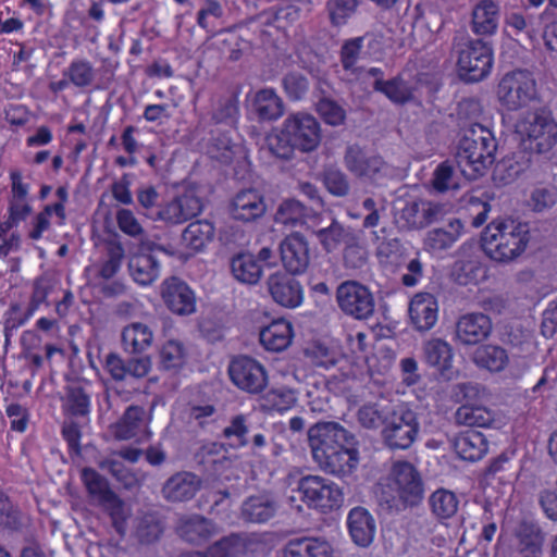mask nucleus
I'll use <instances>...</instances> for the list:
<instances>
[{
  "mask_svg": "<svg viewBox=\"0 0 557 557\" xmlns=\"http://www.w3.org/2000/svg\"><path fill=\"white\" fill-rule=\"evenodd\" d=\"M267 210L263 195L256 188L239 190L231 200L230 212L234 220L253 222Z\"/></svg>",
  "mask_w": 557,
  "mask_h": 557,
  "instance_id": "f3484780",
  "label": "nucleus"
},
{
  "mask_svg": "<svg viewBox=\"0 0 557 557\" xmlns=\"http://www.w3.org/2000/svg\"><path fill=\"white\" fill-rule=\"evenodd\" d=\"M344 160L347 169L358 177L374 180L385 168L381 156L368 153L358 145L347 147Z\"/></svg>",
  "mask_w": 557,
  "mask_h": 557,
  "instance_id": "6ab92c4d",
  "label": "nucleus"
},
{
  "mask_svg": "<svg viewBox=\"0 0 557 557\" xmlns=\"http://www.w3.org/2000/svg\"><path fill=\"white\" fill-rule=\"evenodd\" d=\"M295 275L287 271H276L267 280L272 299L282 307L294 309L304 301V287Z\"/></svg>",
  "mask_w": 557,
  "mask_h": 557,
  "instance_id": "4468645a",
  "label": "nucleus"
},
{
  "mask_svg": "<svg viewBox=\"0 0 557 557\" xmlns=\"http://www.w3.org/2000/svg\"><path fill=\"white\" fill-rule=\"evenodd\" d=\"M101 470H106L111 473L117 482H120L126 490H134L139 487L146 475L143 472H134L126 468L124 463L114 457H108L98 462Z\"/></svg>",
  "mask_w": 557,
  "mask_h": 557,
  "instance_id": "a19ab883",
  "label": "nucleus"
},
{
  "mask_svg": "<svg viewBox=\"0 0 557 557\" xmlns=\"http://www.w3.org/2000/svg\"><path fill=\"white\" fill-rule=\"evenodd\" d=\"M201 479L193 472L182 471L171 475L161 488L162 497L170 503L187 502L200 490Z\"/></svg>",
  "mask_w": 557,
  "mask_h": 557,
  "instance_id": "412c9836",
  "label": "nucleus"
},
{
  "mask_svg": "<svg viewBox=\"0 0 557 557\" xmlns=\"http://www.w3.org/2000/svg\"><path fill=\"white\" fill-rule=\"evenodd\" d=\"M183 240L190 249L202 250L209 242V222L207 220L191 222L183 232Z\"/></svg>",
  "mask_w": 557,
  "mask_h": 557,
  "instance_id": "4d7b16f0",
  "label": "nucleus"
},
{
  "mask_svg": "<svg viewBox=\"0 0 557 557\" xmlns=\"http://www.w3.org/2000/svg\"><path fill=\"white\" fill-rule=\"evenodd\" d=\"M336 300L339 309L356 320L369 319L375 308L371 290L357 281H345L336 289Z\"/></svg>",
  "mask_w": 557,
  "mask_h": 557,
  "instance_id": "9b49d317",
  "label": "nucleus"
},
{
  "mask_svg": "<svg viewBox=\"0 0 557 557\" xmlns=\"http://www.w3.org/2000/svg\"><path fill=\"white\" fill-rule=\"evenodd\" d=\"M454 447L461 459L478 461L487 454L488 440L482 432L468 429L457 435Z\"/></svg>",
  "mask_w": 557,
  "mask_h": 557,
  "instance_id": "bb28decb",
  "label": "nucleus"
},
{
  "mask_svg": "<svg viewBox=\"0 0 557 557\" xmlns=\"http://www.w3.org/2000/svg\"><path fill=\"white\" fill-rule=\"evenodd\" d=\"M108 259L103 262L100 268L99 275L109 280L113 277L120 270L122 260L124 258V248L121 243L111 242L107 249Z\"/></svg>",
  "mask_w": 557,
  "mask_h": 557,
  "instance_id": "e2e57ef3",
  "label": "nucleus"
},
{
  "mask_svg": "<svg viewBox=\"0 0 557 557\" xmlns=\"http://www.w3.org/2000/svg\"><path fill=\"white\" fill-rule=\"evenodd\" d=\"M472 361L480 369L491 373H499L509 364V355L499 345L483 343L474 350Z\"/></svg>",
  "mask_w": 557,
  "mask_h": 557,
  "instance_id": "2f4dec72",
  "label": "nucleus"
},
{
  "mask_svg": "<svg viewBox=\"0 0 557 557\" xmlns=\"http://www.w3.org/2000/svg\"><path fill=\"white\" fill-rule=\"evenodd\" d=\"M465 232V225L459 219L450 220L447 225L428 232L424 247L433 253L442 252L454 246Z\"/></svg>",
  "mask_w": 557,
  "mask_h": 557,
  "instance_id": "cd10ccee",
  "label": "nucleus"
},
{
  "mask_svg": "<svg viewBox=\"0 0 557 557\" xmlns=\"http://www.w3.org/2000/svg\"><path fill=\"white\" fill-rule=\"evenodd\" d=\"M496 149L493 133L482 124H472L459 141L457 164L466 177L476 180L494 163Z\"/></svg>",
  "mask_w": 557,
  "mask_h": 557,
  "instance_id": "20e7f679",
  "label": "nucleus"
},
{
  "mask_svg": "<svg viewBox=\"0 0 557 557\" xmlns=\"http://www.w3.org/2000/svg\"><path fill=\"white\" fill-rule=\"evenodd\" d=\"M177 531L186 542L198 545L208 540L209 523L202 516L190 515L181 519Z\"/></svg>",
  "mask_w": 557,
  "mask_h": 557,
  "instance_id": "c03bdc74",
  "label": "nucleus"
},
{
  "mask_svg": "<svg viewBox=\"0 0 557 557\" xmlns=\"http://www.w3.org/2000/svg\"><path fill=\"white\" fill-rule=\"evenodd\" d=\"M128 271L133 280L140 285H149L159 276V267L150 255H135L129 258Z\"/></svg>",
  "mask_w": 557,
  "mask_h": 557,
  "instance_id": "79ce46f5",
  "label": "nucleus"
},
{
  "mask_svg": "<svg viewBox=\"0 0 557 557\" xmlns=\"http://www.w3.org/2000/svg\"><path fill=\"white\" fill-rule=\"evenodd\" d=\"M531 239L530 226L512 218L492 220L481 233V248L491 260L509 263L518 259Z\"/></svg>",
  "mask_w": 557,
  "mask_h": 557,
  "instance_id": "7ed1b4c3",
  "label": "nucleus"
},
{
  "mask_svg": "<svg viewBox=\"0 0 557 557\" xmlns=\"http://www.w3.org/2000/svg\"><path fill=\"white\" fill-rule=\"evenodd\" d=\"M147 426L146 411L140 406H129L112 426L113 436L120 441L137 436Z\"/></svg>",
  "mask_w": 557,
  "mask_h": 557,
  "instance_id": "72a5a7b5",
  "label": "nucleus"
},
{
  "mask_svg": "<svg viewBox=\"0 0 557 557\" xmlns=\"http://www.w3.org/2000/svg\"><path fill=\"white\" fill-rule=\"evenodd\" d=\"M505 24L516 36L524 34L530 41L537 37L539 29L532 16L527 17L522 13L511 12L506 15Z\"/></svg>",
  "mask_w": 557,
  "mask_h": 557,
  "instance_id": "bf43d9fd",
  "label": "nucleus"
},
{
  "mask_svg": "<svg viewBox=\"0 0 557 557\" xmlns=\"http://www.w3.org/2000/svg\"><path fill=\"white\" fill-rule=\"evenodd\" d=\"M281 260L285 271L302 274L310 264L309 243L299 233L287 235L280 245Z\"/></svg>",
  "mask_w": 557,
  "mask_h": 557,
  "instance_id": "2eb2a0df",
  "label": "nucleus"
},
{
  "mask_svg": "<svg viewBox=\"0 0 557 557\" xmlns=\"http://www.w3.org/2000/svg\"><path fill=\"white\" fill-rule=\"evenodd\" d=\"M163 532L159 518L153 513H145L137 519L135 535L143 544L158 541Z\"/></svg>",
  "mask_w": 557,
  "mask_h": 557,
  "instance_id": "603ef678",
  "label": "nucleus"
},
{
  "mask_svg": "<svg viewBox=\"0 0 557 557\" xmlns=\"http://www.w3.org/2000/svg\"><path fill=\"white\" fill-rule=\"evenodd\" d=\"M306 356L313 367L324 370L337 368L342 371V375L348 377L349 372H344L345 364L348 363L346 357L337 349L331 348L320 342H313L306 350Z\"/></svg>",
  "mask_w": 557,
  "mask_h": 557,
  "instance_id": "7c9ffc66",
  "label": "nucleus"
},
{
  "mask_svg": "<svg viewBox=\"0 0 557 557\" xmlns=\"http://www.w3.org/2000/svg\"><path fill=\"white\" fill-rule=\"evenodd\" d=\"M454 352L451 346L441 338L429 341L424 346V359L428 366L436 369L444 379L453 374Z\"/></svg>",
  "mask_w": 557,
  "mask_h": 557,
  "instance_id": "c756f323",
  "label": "nucleus"
},
{
  "mask_svg": "<svg viewBox=\"0 0 557 557\" xmlns=\"http://www.w3.org/2000/svg\"><path fill=\"white\" fill-rule=\"evenodd\" d=\"M315 111L322 121L331 126H339L346 120L345 109L335 100L330 98H321L315 104Z\"/></svg>",
  "mask_w": 557,
  "mask_h": 557,
  "instance_id": "13d9d810",
  "label": "nucleus"
},
{
  "mask_svg": "<svg viewBox=\"0 0 557 557\" xmlns=\"http://www.w3.org/2000/svg\"><path fill=\"white\" fill-rule=\"evenodd\" d=\"M441 213V206L429 200L418 199L406 203L400 211V220L409 230H421L433 223Z\"/></svg>",
  "mask_w": 557,
  "mask_h": 557,
  "instance_id": "5701e85b",
  "label": "nucleus"
},
{
  "mask_svg": "<svg viewBox=\"0 0 557 557\" xmlns=\"http://www.w3.org/2000/svg\"><path fill=\"white\" fill-rule=\"evenodd\" d=\"M293 389L285 386L271 388L262 396V408L269 412H284L296 404Z\"/></svg>",
  "mask_w": 557,
  "mask_h": 557,
  "instance_id": "de8ad7c7",
  "label": "nucleus"
},
{
  "mask_svg": "<svg viewBox=\"0 0 557 557\" xmlns=\"http://www.w3.org/2000/svg\"><path fill=\"white\" fill-rule=\"evenodd\" d=\"M239 119V94L227 91L222 95L211 110V121L230 128L237 125Z\"/></svg>",
  "mask_w": 557,
  "mask_h": 557,
  "instance_id": "4c0bfd02",
  "label": "nucleus"
},
{
  "mask_svg": "<svg viewBox=\"0 0 557 557\" xmlns=\"http://www.w3.org/2000/svg\"><path fill=\"white\" fill-rule=\"evenodd\" d=\"M307 207L295 199L284 200L277 208L274 220L277 224L296 227L306 223Z\"/></svg>",
  "mask_w": 557,
  "mask_h": 557,
  "instance_id": "a18cd8bd",
  "label": "nucleus"
},
{
  "mask_svg": "<svg viewBox=\"0 0 557 557\" xmlns=\"http://www.w3.org/2000/svg\"><path fill=\"white\" fill-rule=\"evenodd\" d=\"M408 312L417 331H430L438 320L437 298L430 293H418L411 298Z\"/></svg>",
  "mask_w": 557,
  "mask_h": 557,
  "instance_id": "aec40b11",
  "label": "nucleus"
},
{
  "mask_svg": "<svg viewBox=\"0 0 557 557\" xmlns=\"http://www.w3.org/2000/svg\"><path fill=\"white\" fill-rule=\"evenodd\" d=\"M103 510L110 516L112 525L115 531L124 536L126 533L127 520L131 517V508L125 505V503L114 494L108 502H104L100 505Z\"/></svg>",
  "mask_w": 557,
  "mask_h": 557,
  "instance_id": "8fccbe9b",
  "label": "nucleus"
},
{
  "mask_svg": "<svg viewBox=\"0 0 557 557\" xmlns=\"http://www.w3.org/2000/svg\"><path fill=\"white\" fill-rule=\"evenodd\" d=\"M35 312H30V309L24 311L22 306L17 302H12L9 309L4 313V336L5 342H10V337L12 333L16 331L20 326H22Z\"/></svg>",
  "mask_w": 557,
  "mask_h": 557,
  "instance_id": "052dcab7",
  "label": "nucleus"
},
{
  "mask_svg": "<svg viewBox=\"0 0 557 557\" xmlns=\"http://www.w3.org/2000/svg\"><path fill=\"white\" fill-rule=\"evenodd\" d=\"M248 545L246 536L232 533L211 544V557H243L248 550Z\"/></svg>",
  "mask_w": 557,
  "mask_h": 557,
  "instance_id": "49530a36",
  "label": "nucleus"
},
{
  "mask_svg": "<svg viewBox=\"0 0 557 557\" xmlns=\"http://www.w3.org/2000/svg\"><path fill=\"white\" fill-rule=\"evenodd\" d=\"M66 407L74 416H87L90 408L89 395L82 386H70L66 395Z\"/></svg>",
  "mask_w": 557,
  "mask_h": 557,
  "instance_id": "69168bd1",
  "label": "nucleus"
},
{
  "mask_svg": "<svg viewBox=\"0 0 557 557\" xmlns=\"http://www.w3.org/2000/svg\"><path fill=\"white\" fill-rule=\"evenodd\" d=\"M277 511V503L270 494L251 495L247 497L240 507L243 520L251 523H265Z\"/></svg>",
  "mask_w": 557,
  "mask_h": 557,
  "instance_id": "a878e982",
  "label": "nucleus"
},
{
  "mask_svg": "<svg viewBox=\"0 0 557 557\" xmlns=\"http://www.w3.org/2000/svg\"><path fill=\"white\" fill-rule=\"evenodd\" d=\"M499 7L493 0H480L472 10V32L476 35H493L498 26Z\"/></svg>",
  "mask_w": 557,
  "mask_h": 557,
  "instance_id": "c9c22d12",
  "label": "nucleus"
},
{
  "mask_svg": "<svg viewBox=\"0 0 557 557\" xmlns=\"http://www.w3.org/2000/svg\"><path fill=\"white\" fill-rule=\"evenodd\" d=\"M457 496L447 490H437L430 497L433 513L440 519L451 518L458 509Z\"/></svg>",
  "mask_w": 557,
  "mask_h": 557,
  "instance_id": "3c124183",
  "label": "nucleus"
},
{
  "mask_svg": "<svg viewBox=\"0 0 557 557\" xmlns=\"http://www.w3.org/2000/svg\"><path fill=\"white\" fill-rule=\"evenodd\" d=\"M376 497L380 505L389 511L419 505L424 497L420 472L407 460L394 461L387 476L377 484Z\"/></svg>",
  "mask_w": 557,
  "mask_h": 557,
  "instance_id": "f03ea898",
  "label": "nucleus"
},
{
  "mask_svg": "<svg viewBox=\"0 0 557 557\" xmlns=\"http://www.w3.org/2000/svg\"><path fill=\"white\" fill-rule=\"evenodd\" d=\"M497 98L509 111H517L536 98V83L527 70L506 73L497 85Z\"/></svg>",
  "mask_w": 557,
  "mask_h": 557,
  "instance_id": "0eeeda50",
  "label": "nucleus"
},
{
  "mask_svg": "<svg viewBox=\"0 0 557 557\" xmlns=\"http://www.w3.org/2000/svg\"><path fill=\"white\" fill-rule=\"evenodd\" d=\"M493 322L482 312L461 314L456 322L455 338L461 346L482 345L492 334Z\"/></svg>",
  "mask_w": 557,
  "mask_h": 557,
  "instance_id": "ddd939ff",
  "label": "nucleus"
},
{
  "mask_svg": "<svg viewBox=\"0 0 557 557\" xmlns=\"http://www.w3.org/2000/svg\"><path fill=\"white\" fill-rule=\"evenodd\" d=\"M294 338L290 321L278 318L263 326L259 333L261 345L269 351L280 352L289 347Z\"/></svg>",
  "mask_w": 557,
  "mask_h": 557,
  "instance_id": "b1692460",
  "label": "nucleus"
},
{
  "mask_svg": "<svg viewBox=\"0 0 557 557\" xmlns=\"http://www.w3.org/2000/svg\"><path fill=\"white\" fill-rule=\"evenodd\" d=\"M231 270L234 277L245 284H257L263 273V267L250 252L238 253L231 261Z\"/></svg>",
  "mask_w": 557,
  "mask_h": 557,
  "instance_id": "58836bf2",
  "label": "nucleus"
},
{
  "mask_svg": "<svg viewBox=\"0 0 557 557\" xmlns=\"http://www.w3.org/2000/svg\"><path fill=\"white\" fill-rule=\"evenodd\" d=\"M313 460L326 473L344 478L359 465V450L352 433L337 422H320L308 431Z\"/></svg>",
  "mask_w": 557,
  "mask_h": 557,
  "instance_id": "f257e3e1",
  "label": "nucleus"
},
{
  "mask_svg": "<svg viewBox=\"0 0 557 557\" xmlns=\"http://www.w3.org/2000/svg\"><path fill=\"white\" fill-rule=\"evenodd\" d=\"M81 478L88 495L99 506L108 502L115 494L111 490L108 480L92 468H84L81 472Z\"/></svg>",
  "mask_w": 557,
  "mask_h": 557,
  "instance_id": "37998d69",
  "label": "nucleus"
},
{
  "mask_svg": "<svg viewBox=\"0 0 557 557\" xmlns=\"http://www.w3.org/2000/svg\"><path fill=\"white\" fill-rule=\"evenodd\" d=\"M161 296L173 313L189 315L196 311V296L191 288L178 277H170L162 284Z\"/></svg>",
  "mask_w": 557,
  "mask_h": 557,
  "instance_id": "dca6fc26",
  "label": "nucleus"
},
{
  "mask_svg": "<svg viewBox=\"0 0 557 557\" xmlns=\"http://www.w3.org/2000/svg\"><path fill=\"white\" fill-rule=\"evenodd\" d=\"M202 208L200 198L188 190L162 206L158 219L170 224H181L196 216Z\"/></svg>",
  "mask_w": 557,
  "mask_h": 557,
  "instance_id": "a211bd4d",
  "label": "nucleus"
},
{
  "mask_svg": "<svg viewBox=\"0 0 557 557\" xmlns=\"http://www.w3.org/2000/svg\"><path fill=\"white\" fill-rule=\"evenodd\" d=\"M515 537L520 557H541L544 536L536 524L522 521L516 530Z\"/></svg>",
  "mask_w": 557,
  "mask_h": 557,
  "instance_id": "f704fd0d",
  "label": "nucleus"
},
{
  "mask_svg": "<svg viewBox=\"0 0 557 557\" xmlns=\"http://www.w3.org/2000/svg\"><path fill=\"white\" fill-rule=\"evenodd\" d=\"M231 382L242 392L257 395L262 393L269 383L265 367L257 359L238 355L232 358L227 368Z\"/></svg>",
  "mask_w": 557,
  "mask_h": 557,
  "instance_id": "9d476101",
  "label": "nucleus"
},
{
  "mask_svg": "<svg viewBox=\"0 0 557 557\" xmlns=\"http://www.w3.org/2000/svg\"><path fill=\"white\" fill-rule=\"evenodd\" d=\"M185 352L181 343L166 342L160 351V364L164 370L177 369L184 363Z\"/></svg>",
  "mask_w": 557,
  "mask_h": 557,
  "instance_id": "338daca9",
  "label": "nucleus"
},
{
  "mask_svg": "<svg viewBox=\"0 0 557 557\" xmlns=\"http://www.w3.org/2000/svg\"><path fill=\"white\" fill-rule=\"evenodd\" d=\"M373 90L384 95L392 103L404 106L414 99L416 87L398 74L387 81H374Z\"/></svg>",
  "mask_w": 557,
  "mask_h": 557,
  "instance_id": "473e14b6",
  "label": "nucleus"
},
{
  "mask_svg": "<svg viewBox=\"0 0 557 557\" xmlns=\"http://www.w3.org/2000/svg\"><path fill=\"white\" fill-rule=\"evenodd\" d=\"M493 64V48L481 39L468 41L459 51L457 66L466 82L483 81L491 73Z\"/></svg>",
  "mask_w": 557,
  "mask_h": 557,
  "instance_id": "1a4fd4ad",
  "label": "nucleus"
},
{
  "mask_svg": "<svg viewBox=\"0 0 557 557\" xmlns=\"http://www.w3.org/2000/svg\"><path fill=\"white\" fill-rule=\"evenodd\" d=\"M267 144L273 156L284 160L290 159L297 149L292 137L285 132L284 123L276 133L268 135Z\"/></svg>",
  "mask_w": 557,
  "mask_h": 557,
  "instance_id": "6e6d98bb",
  "label": "nucleus"
},
{
  "mask_svg": "<svg viewBox=\"0 0 557 557\" xmlns=\"http://www.w3.org/2000/svg\"><path fill=\"white\" fill-rule=\"evenodd\" d=\"M457 419L460 423L475 428H490L494 422V413L483 406H469L463 405L457 410Z\"/></svg>",
  "mask_w": 557,
  "mask_h": 557,
  "instance_id": "09e8293b",
  "label": "nucleus"
},
{
  "mask_svg": "<svg viewBox=\"0 0 557 557\" xmlns=\"http://www.w3.org/2000/svg\"><path fill=\"white\" fill-rule=\"evenodd\" d=\"M363 40L364 38L360 36L344 41L339 51V60L346 72H350L351 74L359 73L357 62L363 48Z\"/></svg>",
  "mask_w": 557,
  "mask_h": 557,
  "instance_id": "5fc2aeb1",
  "label": "nucleus"
},
{
  "mask_svg": "<svg viewBox=\"0 0 557 557\" xmlns=\"http://www.w3.org/2000/svg\"><path fill=\"white\" fill-rule=\"evenodd\" d=\"M332 544L318 536H301L288 540L283 548V557H333Z\"/></svg>",
  "mask_w": 557,
  "mask_h": 557,
  "instance_id": "393cba45",
  "label": "nucleus"
},
{
  "mask_svg": "<svg viewBox=\"0 0 557 557\" xmlns=\"http://www.w3.org/2000/svg\"><path fill=\"white\" fill-rule=\"evenodd\" d=\"M420 431L417 413L409 408L393 410L383 423L382 438L393 449H408L414 443Z\"/></svg>",
  "mask_w": 557,
  "mask_h": 557,
  "instance_id": "6e6552de",
  "label": "nucleus"
},
{
  "mask_svg": "<svg viewBox=\"0 0 557 557\" xmlns=\"http://www.w3.org/2000/svg\"><path fill=\"white\" fill-rule=\"evenodd\" d=\"M64 76L69 77L70 82L77 87H85L91 84L95 77V72L88 61H74L65 71Z\"/></svg>",
  "mask_w": 557,
  "mask_h": 557,
  "instance_id": "774afa93",
  "label": "nucleus"
},
{
  "mask_svg": "<svg viewBox=\"0 0 557 557\" xmlns=\"http://www.w3.org/2000/svg\"><path fill=\"white\" fill-rule=\"evenodd\" d=\"M516 133L530 153L547 152L557 143V123L552 112L543 108L524 113L516 124Z\"/></svg>",
  "mask_w": 557,
  "mask_h": 557,
  "instance_id": "39448f33",
  "label": "nucleus"
},
{
  "mask_svg": "<svg viewBox=\"0 0 557 557\" xmlns=\"http://www.w3.org/2000/svg\"><path fill=\"white\" fill-rule=\"evenodd\" d=\"M297 492L304 504L321 513H330L342 507L344 493L330 479L321 475H304L297 483Z\"/></svg>",
  "mask_w": 557,
  "mask_h": 557,
  "instance_id": "423d86ee",
  "label": "nucleus"
},
{
  "mask_svg": "<svg viewBox=\"0 0 557 557\" xmlns=\"http://www.w3.org/2000/svg\"><path fill=\"white\" fill-rule=\"evenodd\" d=\"M248 41L244 40L237 33V26L211 32V48H216L220 53L228 60L237 61L243 51L248 47Z\"/></svg>",
  "mask_w": 557,
  "mask_h": 557,
  "instance_id": "e433bc0d",
  "label": "nucleus"
},
{
  "mask_svg": "<svg viewBox=\"0 0 557 557\" xmlns=\"http://www.w3.org/2000/svg\"><path fill=\"white\" fill-rule=\"evenodd\" d=\"M347 529L352 542L360 547H369L375 536L376 523L370 511L354 507L347 516Z\"/></svg>",
  "mask_w": 557,
  "mask_h": 557,
  "instance_id": "4be33fe9",
  "label": "nucleus"
},
{
  "mask_svg": "<svg viewBox=\"0 0 557 557\" xmlns=\"http://www.w3.org/2000/svg\"><path fill=\"white\" fill-rule=\"evenodd\" d=\"M248 428L243 414L235 416L228 426L223 430V436L228 445L234 448L244 447L247 444Z\"/></svg>",
  "mask_w": 557,
  "mask_h": 557,
  "instance_id": "0e129e2a",
  "label": "nucleus"
},
{
  "mask_svg": "<svg viewBox=\"0 0 557 557\" xmlns=\"http://www.w3.org/2000/svg\"><path fill=\"white\" fill-rule=\"evenodd\" d=\"M122 345L125 351L139 354L150 347L152 332L144 323H132L122 331Z\"/></svg>",
  "mask_w": 557,
  "mask_h": 557,
  "instance_id": "ea45409f",
  "label": "nucleus"
},
{
  "mask_svg": "<svg viewBox=\"0 0 557 557\" xmlns=\"http://www.w3.org/2000/svg\"><path fill=\"white\" fill-rule=\"evenodd\" d=\"M251 108L260 122L277 121L284 114L283 100L273 88L258 90L253 96Z\"/></svg>",
  "mask_w": 557,
  "mask_h": 557,
  "instance_id": "c85d7f7f",
  "label": "nucleus"
},
{
  "mask_svg": "<svg viewBox=\"0 0 557 557\" xmlns=\"http://www.w3.org/2000/svg\"><path fill=\"white\" fill-rule=\"evenodd\" d=\"M284 91L290 101L304 99L309 90L308 78L300 73H288L282 81Z\"/></svg>",
  "mask_w": 557,
  "mask_h": 557,
  "instance_id": "680f3d73",
  "label": "nucleus"
},
{
  "mask_svg": "<svg viewBox=\"0 0 557 557\" xmlns=\"http://www.w3.org/2000/svg\"><path fill=\"white\" fill-rule=\"evenodd\" d=\"M315 234L327 252L337 250L342 245L347 244L348 239H352V236L337 222H332L330 226L319 230Z\"/></svg>",
  "mask_w": 557,
  "mask_h": 557,
  "instance_id": "864d4df0",
  "label": "nucleus"
},
{
  "mask_svg": "<svg viewBox=\"0 0 557 557\" xmlns=\"http://www.w3.org/2000/svg\"><path fill=\"white\" fill-rule=\"evenodd\" d=\"M285 132L292 137L294 146L301 152L315 150L321 143V126L319 121L306 112L289 114L284 120Z\"/></svg>",
  "mask_w": 557,
  "mask_h": 557,
  "instance_id": "f8f14e48",
  "label": "nucleus"
}]
</instances>
